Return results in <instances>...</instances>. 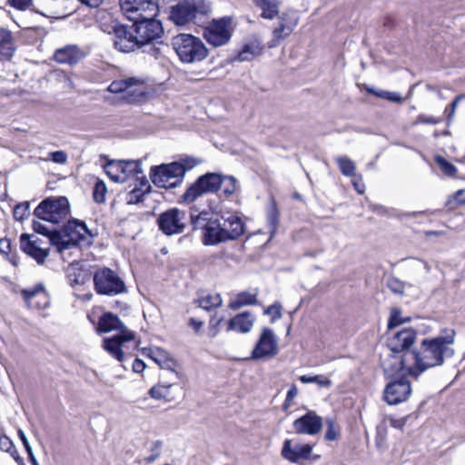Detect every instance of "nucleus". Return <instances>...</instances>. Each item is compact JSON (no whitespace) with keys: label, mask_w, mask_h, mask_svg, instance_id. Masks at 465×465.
Wrapping results in <instances>:
<instances>
[{"label":"nucleus","mask_w":465,"mask_h":465,"mask_svg":"<svg viewBox=\"0 0 465 465\" xmlns=\"http://www.w3.org/2000/svg\"><path fill=\"white\" fill-rule=\"evenodd\" d=\"M455 331L444 329L440 334L423 339L418 350L406 352L399 364L405 366L411 376L417 378L429 369L443 365L446 359L451 358L455 351Z\"/></svg>","instance_id":"f257e3e1"},{"label":"nucleus","mask_w":465,"mask_h":465,"mask_svg":"<svg viewBox=\"0 0 465 465\" xmlns=\"http://www.w3.org/2000/svg\"><path fill=\"white\" fill-rule=\"evenodd\" d=\"M100 332L119 331L112 337L104 339L103 348L118 361H124L126 344L134 340L135 334L112 312L103 314L98 322Z\"/></svg>","instance_id":"f03ea898"},{"label":"nucleus","mask_w":465,"mask_h":465,"mask_svg":"<svg viewBox=\"0 0 465 465\" xmlns=\"http://www.w3.org/2000/svg\"><path fill=\"white\" fill-rule=\"evenodd\" d=\"M198 163L193 158L184 159L182 162H173L152 166L150 176L152 182L157 187L174 188L182 183L187 170L194 167Z\"/></svg>","instance_id":"7ed1b4c3"},{"label":"nucleus","mask_w":465,"mask_h":465,"mask_svg":"<svg viewBox=\"0 0 465 465\" xmlns=\"http://www.w3.org/2000/svg\"><path fill=\"white\" fill-rule=\"evenodd\" d=\"M417 338V332L411 328H404L399 331H390L387 339V347L392 353L394 362L390 365L385 360L381 361V365L386 372H394L400 370H406L405 366L400 365L401 359L405 357L406 352H412L409 349L413 345Z\"/></svg>","instance_id":"20e7f679"},{"label":"nucleus","mask_w":465,"mask_h":465,"mask_svg":"<svg viewBox=\"0 0 465 465\" xmlns=\"http://www.w3.org/2000/svg\"><path fill=\"white\" fill-rule=\"evenodd\" d=\"M172 45L179 60L183 64L201 63L209 55V50L204 43L191 34H179L173 36Z\"/></svg>","instance_id":"39448f33"},{"label":"nucleus","mask_w":465,"mask_h":465,"mask_svg":"<svg viewBox=\"0 0 465 465\" xmlns=\"http://www.w3.org/2000/svg\"><path fill=\"white\" fill-rule=\"evenodd\" d=\"M212 10L208 0H180L170 7L169 19L177 26L196 23L199 17L207 15Z\"/></svg>","instance_id":"423d86ee"},{"label":"nucleus","mask_w":465,"mask_h":465,"mask_svg":"<svg viewBox=\"0 0 465 465\" xmlns=\"http://www.w3.org/2000/svg\"><path fill=\"white\" fill-rule=\"evenodd\" d=\"M190 220L193 230L203 231L204 245H216L227 241L220 219L209 212L203 211L198 214L191 213Z\"/></svg>","instance_id":"0eeeda50"},{"label":"nucleus","mask_w":465,"mask_h":465,"mask_svg":"<svg viewBox=\"0 0 465 465\" xmlns=\"http://www.w3.org/2000/svg\"><path fill=\"white\" fill-rule=\"evenodd\" d=\"M69 213V202L65 197H49L42 201L34 211L38 219L53 225L64 221Z\"/></svg>","instance_id":"6e6552de"},{"label":"nucleus","mask_w":465,"mask_h":465,"mask_svg":"<svg viewBox=\"0 0 465 465\" xmlns=\"http://www.w3.org/2000/svg\"><path fill=\"white\" fill-rule=\"evenodd\" d=\"M91 236V232L84 223L78 220H70L64 226V233L59 232V234L53 236V245H55L61 252L72 246H76Z\"/></svg>","instance_id":"1a4fd4ad"},{"label":"nucleus","mask_w":465,"mask_h":465,"mask_svg":"<svg viewBox=\"0 0 465 465\" xmlns=\"http://www.w3.org/2000/svg\"><path fill=\"white\" fill-rule=\"evenodd\" d=\"M232 31V18L224 16L210 22L203 29V36L209 45L219 47L230 42Z\"/></svg>","instance_id":"9d476101"},{"label":"nucleus","mask_w":465,"mask_h":465,"mask_svg":"<svg viewBox=\"0 0 465 465\" xmlns=\"http://www.w3.org/2000/svg\"><path fill=\"white\" fill-rule=\"evenodd\" d=\"M108 90L111 93L121 94V98L131 104L142 101L147 93L144 82L133 77L114 81Z\"/></svg>","instance_id":"9b49d317"},{"label":"nucleus","mask_w":465,"mask_h":465,"mask_svg":"<svg viewBox=\"0 0 465 465\" xmlns=\"http://www.w3.org/2000/svg\"><path fill=\"white\" fill-rule=\"evenodd\" d=\"M221 175L208 173L200 176L183 194V203H191L206 193H215L221 186Z\"/></svg>","instance_id":"f8f14e48"},{"label":"nucleus","mask_w":465,"mask_h":465,"mask_svg":"<svg viewBox=\"0 0 465 465\" xmlns=\"http://www.w3.org/2000/svg\"><path fill=\"white\" fill-rule=\"evenodd\" d=\"M94 282L96 292L100 294L114 296L126 292L124 281L109 268L95 272Z\"/></svg>","instance_id":"ddd939ff"},{"label":"nucleus","mask_w":465,"mask_h":465,"mask_svg":"<svg viewBox=\"0 0 465 465\" xmlns=\"http://www.w3.org/2000/svg\"><path fill=\"white\" fill-rule=\"evenodd\" d=\"M154 17L148 15V17L132 20L141 48L147 47L148 45L161 38L163 33L161 22L154 19Z\"/></svg>","instance_id":"4468645a"},{"label":"nucleus","mask_w":465,"mask_h":465,"mask_svg":"<svg viewBox=\"0 0 465 465\" xmlns=\"http://www.w3.org/2000/svg\"><path fill=\"white\" fill-rule=\"evenodd\" d=\"M108 177L115 183H124L131 177L139 179L143 173L139 161H109L104 166Z\"/></svg>","instance_id":"2eb2a0df"},{"label":"nucleus","mask_w":465,"mask_h":465,"mask_svg":"<svg viewBox=\"0 0 465 465\" xmlns=\"http://www.w3.org/2000/svg\"><path fill=\"white\" fill-rule=\"evenodd\" d=\"M119 4L129 20L156 16L159 11V0H119Z\"/></svg>","instance_id":"dca6fc26"},{"label":"nucleus","mask_w":465,"mask_h":465,"mask_svg":"<svg viewBox=\"0 0 465 465\" xmlns=\"http://www.w3.org/2000/svg\"><path fill=\"white\" fill-rule=\"evenodd\" d=\"M159 229L168 236L182 233L187 224V215L178 208L169 209L161 213L157 219Z\"/></svg>","instance_id":"f3484780"},{"label":"nucleus","mask_w":465,"mask_h":465,"mask_svg":"<svg viewBox=\"0 0 465 465\" xmlns=\"http://www.w3.org/2000/svg\"><path fill=\"white\" fill-rule=\"evenodd\" d=\"M113 42L116 50L122 53H131L142 49L132 26L114 25L113 26Z\"/></svg>","instance_id":"a211bd4d"},{"label":"nucleus","mask_w":465,"mask_h":465,"mask_svg":"<svg viewBox=\"0 0 465 465\" xmlns=\"http://www.w3.org/2000/svg\"><path fill=\"white\" fill-rule=\"evenodd\" d=\"M278 352V342L273 331L264 328L252 351L253 359L275 356Z\"/></svg>","instance_id":"6ab92c4d"},{"label":"nucleus","mask_w":465,"mask_h":465,"mask_svg":"<svg viewBox=\"0 0 465 465\" xmlns=\"http://www.w3.org/2000/svg\"><path fill=\"white\" fill-rule=\"evenodd\" d=\"M300 21L298 11L287 9L279 15L278 25L273 29L274 41H280L288 37L295 29Z\"/></svg>","instance_id":"aec40b11"},{"label":"nucleus","mask_w":465,"mask_h":465,"mask_svg":"<svg viewBox=\"0 0 465 465\" xmlns=\"http://www.w3.org/2000/svg\"><path fill=\"white\" fill-rule=\"evenodd\" d=\"M411 383L405 379L390 382L383 393L384 401L390 405H396L406 401L411 395Z\"/></svg>","instance_id":"412c9836"},{"label":"nucleus","mask_w":465,"mask_h":465,"mask_svg":"<svg viewBox=\"0 0 465 465\" xmlns=\"http://www.w3.org/2000/svg\"><path fill=\"white\" fill-rule=\"evenodd\" d=\"M294 431L298 434L316 435L322 429V419L313 411H309L293 421Z\"/></svg>","instance_id":"4be33fe9"},{"label":"nucleus","mask_w":465,"mask_h":465,"mask_svg":"<svg viewBox=\"0 0 465 465\" xmlns=\"http://www.w3.org/2000/svg\"><path fill=\"white\" fill-rule=\"evenodd\" d=\"M312 451L311 444H294L291 440L287 439L283 441L282 449V456L292 463H298L302 460H308Z\"/></svg>","instance_id":"5701e85b"},{"label":"nucleus","mask_w":465,"mask_h":465,"mask_svg":"<svg viewBox=\"0 0 465 465\" xmlns=\"http://www.w3.org/2000/svg\"><path fill=\"white\" fill-rule=\"evenodd\" d=\"M219 219L227 241L236 240L243 234L245 227L237 214L225 213Z\"/></svg>","instance_id":"b1692460"},{"label":"nucleus","mask_w":465,"mask_h":465,"mask_svg":"<svg viewBox=\"0 0 465 465\" xmlns=\"http://www.w3.org/2000/svg\"><path fill=\"white\" fill-rule=\"evenodd\" d=\"M21 249L29 256L33 257L38 263H44L48 256V249L39 244V239L34 235L23 233L20 236Z\"/></svg>","instance_id":"393cba45"},{"label":"nucleus","mask_w":465,"mask_h":465,"mask_svg":"<svg viewBox=\"0 0 465 465\" xmlns=\"http://www.w3.org/2000/svg\"><path fill=\"white\" fill-rule=\"evenodd\" d=\"M143 353L151 358L162 369L170 371L173 375H174L176 378L178 377V374L175 371L177 362L169 355L166 351L159 347L143 348Z\"/></svg>","instance_id":"a878e982"},{"label":"nucleus","mask_w":465,"mask_h":465,"mask_svg":"<svg viewBox=\"0 0 465 465\" xmlns=\"http://www.w3.org/2000/svg\"><path fill=\"white\" fill-rule=\"evenodd\" d=\"M85 53L75 45H67L55 50L53 58L58 64H67L74 65L78 64Z\"/></svg>","instance_id":"bb28decb"},{"label":"nucleus","mask_w":465,"mask_h":465,"mask_svg":"<svg viewBox=\"0 0 465 465\" xmlns=\"http://www.w3.org/2000/svg\"><path fill=\"white\" fill-rule=\"evenodd\" d=\"M255 318L248 312L239 313L228 322L227 331L237 332H249L253 325Z\"/></svg>","instance_id":"cd10ccee"},{"label":"nucleus","mask_w":465,"mask_h":465,"mask_svg":"<svg viewBox=\"0 0 465 465\" xmlns=\"http://www.w3.org/2000/svg\"><path fill=\"white\" fill-rule=\"evenodd\" d=\"M89 273L79 263H71L67 269V278L71 286L83 285L89 280Z\"/></svg>","instance_id":"c85d7f7f"},{"label":"nucleus","mask_w":465,"mask_h":465,"mask_svg":"<svg viewBox=\"0 0 465 465\" xmlns=\"http://www.w3.org/2000/svg\"><path fill=\"white\" fill-rule=\"evenodd\" d=\"M252 2L262 9L261 16L264 19L272 20L279 14L278 0H252Z\"/></svg>","instance_id":"c756f323"},{"label":"nucleus","mask_w":465,"mask_h":465,"mask_svg":"<svg viewBox=\"0 0 465 465\" xmlns=\"http://www.w3.org/2000/svg\"><path fill=\"white\" fill-rule=\"evenodd\" d=\"M257 302V293H251L248 292H240L236 299L232 301L229 307L233 310H238L244 305H252Z\"/></svg>","instance_id":"7c9ffc66"},{"label":"nucleus","mask_w":465,"mask_h":465,"mask_svg":"<svg viewBox=\"0 0 465 465\" xmlns=\"http://www.w3.org/2000/svg\"><path fill=\"white\" fill-rule=\"evenodd\" d=\"M150 184L147 181L141 182V188H134L129 193L127 197V203L130 204H136L143 201V197L150 192Z\"/></svg>","instance_id":"2f4dec72"},{"label":"nucleus","mask_w":465,"mask_h":465,"mask_svg":"<svg viewBox=\"0 0 465 465\" xmlns=\"http://www.w3.org/2000/svg\"><path fill=\"white\" fill-rule=\"evenodd\" d=\"M261 47L257 44H247L243 45L238 54V60L241 62L250 61L261 54Z\"/></svg>","instance_id":"473e14b6"},{"label":"nucleus","mask_w":465,"mask_h":465,"mask_svg":"<svg viewBox=\"0 0 465 465\" xmlns=\"http://www.w3.org/2000/svg\"><path fill=\"white\" fill-rule=\"evenodd\" d=\"M197 303L199 307L206 311H210L222 304V298L218 293L207 294L205 296L199 298L197 300Z\"/></svg>","instance_id":"72a5a7b5"},{"label":"nucleus","mask_w":465,"mask_h":465,"mask_svg":"<svg viewBox=\"0 0 465 465\" xmlns=\"http://www.w3.org/2000/svg\"><path fill=\"white\" fill-rule=\"evenodd\" d=\"M172 384H157L151 388L149 394L155 400H169Z\"/></svg>","instance_id":"f704fd0d"},{"label":"nucleus","mask_w":465,"mask_h":465,"mask_svg":"<svg viewBox=\"0 0 465 465\" xmlns=\"http://www.w3.org/2000/svg\"><path fill=\"white\" fill-rule=\"evenodd\" d=\"M341 173L345 176H355V163L346 156H340L336 159Z\"/></svg>","instance_id":"c9c22d12"},{"label":"nucleus","mask_w":465,"mask_h":465,"mask_svg":"<svg viewBox=\"0 0 465 465\" xmlns=\"http://www.w3.org/2000/svg\"><path fill=\"white\" fill-rule=\"evenodd\" d=\"M33 229L36 233H39V234L48 237V239L52 244H53V236H54V234H59V232L54 229L53 224H52V226H47L39 221H34Z\"/></svg>","instance_id":"e433bc0d"},{"label":"nucleus","mask_w":465,"mask_h":465,"mask_svg":"<svg viewBox=\"0 0 465 465\" xmlns=\"http://www.w3.org/2000/svg\"><path fill=\"white\" fill-rule=\"evenodd\" d=\"M434 160L445 175L449 177H455L457 175L458 170L455 165L447 161L444 157L436 155Z\"/></svg>","instance_id":"4c0bfd02"},{"label":"nucleus","mask_w":465,"mask_h":465,"mask_svg":"<svg viewBox=\"0 0 465 465\" xmlns=\"http://www.w3.org/2000/svg\"><path fill=\"white\" fill-rule=\"evenodd\" d=\"M410 318H403L401 315V312L398 308H393L391 311V315L388 321V329L390 331H394V329L404 322H410Z\"/></svg>","instance_id":"58836bf2"},{"label":"nucleus","mask_w":465,"mask_h":465,"mask_svg":"<svg viewBox=\"0 0 465 465\" xmlns=\"http://www.w3.org/2000/svg\"><path fill=\"white\" fill-rule=\"evenodd\" d=\"M299 380L302 383H316L321 388H329L331 385V380L323 375H314V376L302 375V376H300Z\"/></svg>","instance_id":"ea45409f"},{"label":"nucleus","mask_w":465,"mask_h":465,"mask_svg":"<svg viewBox=\"0 0 465 465\" xmlns=\"http://www.w3.org/2000/svg\"><path fill=\"white\" fill-rule=\"evenodd\" d=\"M220 189L226 196L233 194L237 190V181L232 176H221Z\"/></svg>","instance_id":"a19ab883"},{"label":"nucleus","mask_w":465,"mask_h":465,"mask_svg":"<svg viewBox=\"0 0 465 465\" xmlns=\"http://www.w3.org/2000/svg\"><path fill=\"white\" fill-rule=\"evenodd\" d=\"M460 204H465V189L458 190L446 202V205L452 209L457 208Z\"/></svg>","instance_id":"79ce46f5"},{"label":"nucleus","mask_w":465,"mask_h":465,"mask_svg":"<svg viewBox=\"0 0 465 465\" xmlns=\"http://www.w3.org/2000/svg\"><path fill=\"white\" fill-rule=\"evenodd\" d=\"M106 192L107 188L105 183L101 180L96 181L93 192L94 201L99 203H104L105 201Z\"/></svg>","instance_id":"37998d69"},{"label":"nucleus","mask_w":465,"mask_h":465,"mask_svg":"<svg viewBox=\"0 0 465 465\" xmlns=\"http://www.w3.org/2000/svg\"><path fill=\"white\" fill-rule=\"evenodd\" d=\"M327 429L325 432V440H335L338 439L340 434V429L335 423L333 419H327L326 420Z\"/></svg>","instance_id":"c03bdc74"},{"label":"nucleus","mask_w":465,"mask_h":465,"mask_svg":"<svg viewBox=\"0 0 465 465\" xmlns=\"http://www.w3.org/2000/svg\"><path fill=\"white\" fill-rule=\"evenodd\" d=\"M13 213H14V218L16 221H23V220H25L30 214L29 203L28 202H25V203H18L14 208V212Z\"/></svg>","instance_id":"a18cd8bd"},{"label":"nucleus","mask_w":465,"mask_h":465,"mask_svg":"<svg viewBox=\"0 0 465 465\" xmlns=\"http://www.w3.org/2000/svg\"><path fill=\"white\" fill-rule=\"evenodd\" d=\"M163 449V442L161 440H155L152 442L150 447L151 454L145 459L147 463H153L157 460L161 454Z\"/></svg>","instance_id":"49530a36"},{"label":"nucleus","mask_w":465,"mask_h":465,"mask_svg":"<svg viewBox=\"0 0 465 465\" xmlns=\"http://www.w3.org/2000/svg\"><path fill=\"white\" fill-rule=\"evenodd\" d=\"M368 92L375 94L378 97L384 98L391 102L401 103L402 102V97L399 93L396 92H389V91H381L375 92L372 89H368Z\"/></svg>","instance_id":"de8ad7c7"},{"label":"nucleus","mask_w":465,"mask_h":465,"mask_svg":"<svg viewBox=\"0 0 465 465\" xmlns=\"http://www.w3.org/2000/svg\"><path fill=\"white\" fill-rule=\"evenodd\" d=\"M464 98H465V94H460L452 101V103L450 104V105L449 107H446L444 114H446V119H447L448 124H450L453 121L458 104H459L460 101H461Z\"/></svg>","instance_id":"09e8293b"},{"label":"nucleus","mask_w":465,"mask_h":465,"mask_svg":"<svg viewBox=\"0 0 465 465\" xmlns=\"http://www.w3.org/2000/svg\"><path fill=\"white\" fill-rule=\"evenodd\" d=\"M278 211L275 205H272V208L268 211L267 213V222L269 224L270 232L274 233L277 229V225L279 223Z\"/></svg>","instance_id":"8fccbe9b"},{"label":"nucleus","mask_w":465,"mask_h":465,"mask_svg":"<svg viewBox=\"0 0 465 465\" xmlns=\"http://www.w3.org/2000/svg\"><path fill=\"white\" fill-rule=\"evenodd\" d=\"M264 314L271 316L272 322H274L282 318V305L279 302H275L264 310Z\"/></svg>","instance_id":"3c124183"},{"label":"nucleus","mask_w":465,"mask_h":465,"mask_svg":"<svg viewBox=\"0 0 465 465\" xmlns=\"http://www.w3.org/2000/svg\"><path fill=\"white\" fill-rule=\"evenodd\" d=\"M388 287L392 292L401 294L404 292L405 283L397 278H392L389 280Z\"/></svg>","instance_id":"603ef678"},{"label":"nucleus","mask_w":465,"mask_h":465,"mask_svg":"<svg viewBox=\"0 0 465 465\" xmlns=\"http://www.w3.org/2000/svg\"><path fill=\"white\" fill-rule=\"evenodd\" d=\"M15 51L14 45H5L0 47V60H9L13 57Z\"/></svg>","instance_id":"864d4df0"},{"label":"nucleus","mask_w":465,"mask_h":465,"mask_svg":"<svg viewBox=\"0 0 465 465\" xmlns=\"http://www.w3.org/2000/svg\"><path fill=\"white\" fill-rule=\"evenodd\" d=\"M5 45H14L11 31L0 28V47Z\"/></svg>","instance_id":"5fc2aeb1"},{"label":"nucleus","mask_w":465,"mask_h":465,"mask_svg":"<svg viewBox=\"0 0 465 465\" xmlns=\"http://www.w3.org/2000/svg\"><path fill=\"white\" fill-rule=\"evenodd\" d=\"M440 122V118H436V117H432V116H428V115H425V114H420L416 118V120L414 122V124H437Z\"/></svg>","instance_id":"6e6d98bb"},{"label":"nucleus","mask_w":465,"mask_h":465,"mask_svg":"<svg viewBox=\"0 0 465 465\" xmlns=\"http://www.w3.org/2000/svg\"><path fill=\"white\" fill-rule=\"evenodd\" d=\"M143 52L149 54L151 56L154 57L155 59L159 58L162 52L161 48L156 45L154 42L148 45L147 47H143Z\"/></svg>","instance_id":"4d7b16f0"},{"label":"nucleus","mask_w":465,"mask_h":465,"mask_svg":"<svg viewBox=\"0 0 465 465\" xmlns=\"http://www.w3.org/2000/svg\"><path fill=\"white\" fill-rule=\"evenodd\" d=\"M408 418V416H404L401 418L389 417L388 420L391 427L401 430L405 426Z\"/></svg>","instance_id":"13d9d810"},{"label":"nucleus","mask_w":465,"mask_h":465,"mask_svg":"<svg viewBox=\"0 0 465 465\" xmlns=\"http://www.w3.org/2000/svg\"><path fill=\"white\" fill-rule=\"evenodd\" d=\"M51 160L56 163H64L67 161V154L64 151H55L50 153Z\"/></svg>","instance_id":"bf43d9fd"},{"label":"nucleus","mask_w":465,"mask_h":465,"mask_svg":"<svg viewBox=\"0 0 465 465\" xmlns=\"http://www.w3.org/2000/svg\"><path fill=\"white\" fill-rule=\"evenodd\" d=\"M8 2L13 7L20 10L28 8L32 4V0H8Z\"/></svg>","instance_id":"052dcab7"},{"label":"nucleus","mask_w":465,"mask_h":465,"mask_svg":"<svg viewBox=\"0 0 465 465\" xmlns=\"http://www.w3.org/2000/svg\"><path fill=\"white\" fill-rule=\"evenodd\" d=\"M37 294H44L43 286H38L32 290H24L23 291V295H24L25 299H26L28 301L31 300L32 298H34L35 296H36Z\"/></svg>","instance_id":"680f3d73"},{"label":"nucleus","mask_w":465,"mask_h":465,"mask_svg":"<svg viewBox=\"0 0 465 465\" xmlns=\"http://www.w3.org/2000/svg\"><path fill=\"white\" fill-rule=\"evenodd\" d=\"M14 448H15L14 444H13L12 440L8 437H6V436L0 437V450H1L9 452Z\"/></svg>","instance_id":"e2e57ef3"},{"label":"nucleus","mask_w":465,"mask_h":465,"mask_svg":"<svg viewBox=\"0 0 465 465\" xmlns=\"http://www.w3.org/2000/svg\"><path fill=\"white\" fill-rule=\"evenodd\" d=\"M413 261L414 263L412 264V268L414 270H419L422 267L424 269L425 273H429L430 272V266L429 265L428 262L418 259H413Z\"/></svg>","instance_id":"0e129e2a"},{"label":"nucleus","mask_w":465,"mask_h":465,"mask_svg":"<svg viewBox=\"0 0 465 465\" xmlns=\"http://www.w3.org/2000/svg\"><path fill=\"white\" fill-rule=\"evenodd\" d=\"M17 433H18V437H19V439H20V440H21V441L23 442V445H24V447H25V449L26 452H28V451H30V450H32V447H31V445H30L29 441H28V440H27V438H26V436H25V432L23 431V430L19 429V430H18V431H17Z\"/></svg>","instance_id":"69168bd1"},{"label":"nucleus","mask_w":465,"mask_h":465,"mask_svg":"<svg viewBox=\"0 0 465 465\" xmlns=\"http://www.w3.org/2000/svg\"><path fill=\"white\" fill-rule=\"evenodd\" d=\"M145 369V363L140 359H135L133 363V370L134 372L141 373Z\"/></svg>","instance_id":"338daca9"},{"label":"nucleus","mask_w":465,"mask_h":465,"mask_svg":"<svg viewBox=\"0 0 465 465\" xmlns=\"http://www.w3.org/2000/svg\"><path fill=\"white\" fill-rule=\"evenodd\" d=\"M11 250L10 241L6 238L0 240V252L8 253Z\"/></svg>","instance_id":"774afa93"}]
</instances>
